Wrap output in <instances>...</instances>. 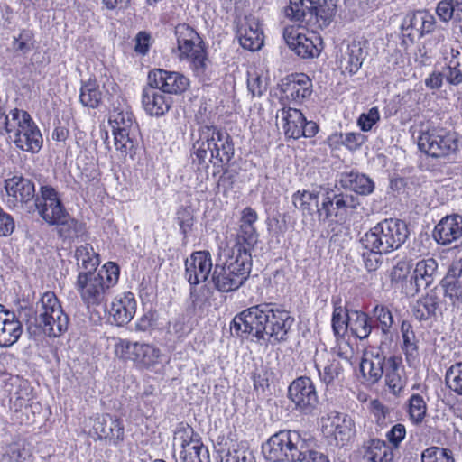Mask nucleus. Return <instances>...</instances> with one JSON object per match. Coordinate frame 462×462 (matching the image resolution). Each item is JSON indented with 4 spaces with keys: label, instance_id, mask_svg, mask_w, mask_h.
<instances>
[{
    "label": "nucleus",
    "instance_id": "f257e3e1",
    "mask_svg": "<svg viewBox=\"0 0 462 462\" xmlns=\"http://www.w3.org/2000/svg\"><path fill=\"white\" fill-rule=\"evenodd\" d=\"M251 265V254L245 249L231 248L220 255L212 272L211 280L215 288L222 292L237 290L247 280Z\"/></svg>",
    "mask_w": 462,
    "mask_h": 462
},
{
    "label": "nucleus",
    "instance_id": "f03ea898",
    "mask_svg": "<svg viewBox=\"0 0 462 462\" xmlns=\"http://www.w3.org/2000/svg\"><path fill=\"white\" fill-rule=\"evenodd\" d=\"M199 139L193 143V153L200 164L208 158L213 164H226L234 156L231 136L214 125H201Z\"/></svg>",
    "mask_w": 462,
    "mask_h": 462
},
{
    "label": "nucleus",
    "instance_id": "7ed1b4c3",
    "mask_svg": "<svg viewBox=\"0 0 462 462\" xmlns=\"http://www.w3.org/2000/svg\"><path fill=\"white\" fill-rule=\"evenodd\" d=\"M118 278V265L109 262L97 272H79L75 287L85 304L97 306L105 301L107 291Z\"/></svg>",
    "mask_w": 462,
    "mask_h": 462
},
{
    "label": "nucleus",
    "instance_id": "20e7f679",
    "mask_svg": "<svg viewBox=\"0 0 462 462\" xmlns=\"http://www.w3.org/2000/svg\"><path fill=\"white\" fill-rule=\"evenodd\" d=\"M35 207L42 218L49 225L60 226V234L65 238L78 236L81 225L70 218L64 208L57 191L51 186H42L36 197Z\"/></svg>",
    "mask_w": 462,
    "mask_h": 462
},
{
    "label": "nucleus",
    "instance_id": "39448f33",
    "mask_svg": "<svg viewBox=\"0 0 462 462\" xmlns=\"http://www.w3.org/2000/svg\"><path fill=\"white\" fill-rule=\"evenodd\" d=\"M409 236L407 225L399 219H384L377 223L361 238V244L366 250L389 254L399 249Z\"/></svg>",
    "mask_w": 462,
    "mask_h": 462
},
{
    "label": "nucleus",
    "instance_id": "423d86ee",
    "mask_svg": "<svg viewBox=\"0 0 462 462\" xmlns=\"http://www.w3.org/2000/svg\"><path fill=\"white\" fill-rule=\"evenodd\" d=\"M34 323L50 337H58L68 329L69 317L54 292H44L35 303Z\"/></svg>",
    "mask_w": 462,
    "mask_h": 462
},
{
    "label": "nucleus",
    "instance_id": "0eeeda50",
    "mask_svg": "<svg viewBox=\"0 0 462 462\" xmlns=\"http://www.w3.org/2000/svg\"><path fill=\"white\" fill-rule=\"evenodd\" d=\"M175 34L179 59L187 60L193 72L198 77H203L208 69V60L200 36L186 23L178 24L175 28Z\"/></svg>",
    "mask_w": 462,
    "mask_h": 462
},
{
    "label": "nucleus",
    "instance_id": "6e6552de",
    "mask_svg": "<svg viewBox=\"0 0 462 462\" xmlns=\"http://www.w3.org/2000/svg\"><path fill=\"white\" fill-rule=\"evenodd\" d=\"M17 148L35 153L42 146V136L31 116L23 110H11V124L6 131Z\"/></svg>",
    "mask_w": 462,
    "mask_h": 462
},
{
    "label": "nucleus",
    "instance_id": "1a4fd4ad",
    "mask_svg": "<svg viewBox=\"0 0 462 462\" xmlns=\"http://www.w3.org/2000/svg\"><path fill=\"white\" fill-rule=\"evenodd\" d=\"M458 143L457 133L440 127L422 131L418 137L419 149L436 159H455L458 152Z\"/></svg>",
    "mask_w": 462,
    "mask_h": 462
},
{
    "label": "nucleus",
    "instance_id": "9d476101",
    "mask_svg": "<svg viewBox=\"0 0 462 462\" xmlns=\"http://www.w3.org/2000/svg\"><path fill=\"white\" fill-rule=\"evenodd\" d=\"M305 441L294 430H280L272 435L262 446L266 460L270 462H292L300 456Z\"/></svg>",
    "mask_w": 462,
    "mask_h": 462
},
{
    "label": "nucleus",
    "instance_id": "9b49d317",
    "mask_svg": "<svg viewBox=\"0 0 462 462\" xmlns=\"http://www.w3.org/2000/svg\"><path fill=\"white\" fill-rule=\"evenodd\" d=\"M114 351L118 358L132 361L136 367L142 369L156 365L162 355L161 349L152 344L122 338L116 340Z\"/></svg>",
    "mask_w": 462,
    "mask_h": 462
},
{
    "label": "nucleus",
    "instance_id": "f8f14e48",
    "mask_svg": "<svg viewBox=\"0 0 462 462\" xmlns=\"http://www.w3.org/2000/svg\"><path fill=\"white\" fill-rule=\"evenodd\" d=\"M315 18L308 23L300 22L304 25L286 26L283 29V39L288 47L302 59L318 57L321 51V39L313 32H305V26L309 25Z\"/></svg>",
    "mask_w": 462,
    "mask_h": 462
},
{
    "label": "nucleus",
    "instance_id": "ddd939ff",
    "mask_svg": "<svg viewBox=\"0 0 462 462\" xmlns=\"http://www.w3.org/2000/svg\"><path fill=\"white\" fill-rule=\"evenodd\" d=\"M321 430L329 443L337 447L346 446L356 433L352 418L336 411L321 418Z\"/></svg>",
    "mask_w": 462,
    "mask_h": 462
},
{
    "label": "nucleus",
    "instance_id": "4468645a",
    "mask_svg": "<svg viewBox=\"0 0 462 462\" xmlns=\"http://www.w3.org/2000/svg\"><path fill=\"white\" fill-rule=\"evenodd\" d=\"M268 313L269 304L250 307L235 316L231 323V329L237 336L248 334L261 339L265 329L263 324L268 320Z\"/></svg>",
    "mask_w": 462,
    "mask_h": 462
},
{
    "label": "nucleus",
    "instance_id": "2eb2a0df",
    "mask_svg": "<svg viewBox=\"0 0 462 462\" xmlns=\"http://www.w3.org/2000/svg\"><path fill=\"white\" fill-rule=\"evenodd\" d=\"M280 113L284 134L289 138L299 139L302 136L310 138L319 131L318 125L313 121H307L299 109L282 108Z\"/></svg>",
    "mask_w": 462,
    "mask_h": 462
},
{
    "label": "nucleus",
    "instance_id": "dca6fc26",
    "mask_svg": "<svg viewBox=\"0 0 462 462\" xmlns=\"http://www.w3.org/2000/svg\"><path fill=\"white\" fill-rule=\"evenodd\" d=\"M288 393L296 409L305 414L311 413L319 403L315 386L309 377L294 380L289 386Z\"/></svg>",
    "mask_w": 462,
    "mask_h": 462
},
{
    "label": "nucleus",
    "instance_id": "f3484780",
    "mask_svg": "<svg viewBox=\"0 0 462 462\" xmlns=\"http://www.w3.org/2000/svg\"><path fill=\"white\" fill-rule=\"evenodd\" d=\"M280 88L282 98L295 104L302 103L312 93V82L303 74H291L282 79Z\"/></svg>",
    "mask_w": 462,
    "mask_h": 462
},
{
    "label": "nucleus",
    "instance_id": "a211bd4d",
    "mask_svg": "<svg viewBox=\"0 0 462 462\" xmlns=\"http://www.w3.org/2000/svg\"><path fill=\"white\" fill-rule=\"evenodd\" d=\"M294 321V319L290 313L282 309H274L269 304L268 320L263 324L264 330L263 338L266 337L273 339L276 342L284 341L287 339V334Z\"/></svg>",
    "mask_w": 462,
    "mask_h": 462
},
{
    "label": "nucleus",
    "instance_id": "6ab92c4d",
    "mask_svg": "<svg viewBox=\"0 0 462 462\" xmlns=\"http://www.w3.org/2000/svg\"><path fill=\"white\" fill-rule=\"evenodd\" d=\"M148 81L151 86L158 88L163 93L176 95L184 92L189 85V79L183 74L161 69L150 71Z\"/></svg>",
    "mask_w": 462,
    "mask_h": 462
},
{
    "label": "nucleus",
    "instance_id": "aec40b11",
    "mask_svg": "<svg viewBox=\"0 0 462 462\" xmlns=\"http://www.w3.org/2000/svg\"><path fill=\"white\" fill-rule=\"evenodd\" d=\"M211 255L207 251H197L185 261V278L190 285L208 280L212 271Z\"/></svg>",
    "mask_w": 462,
    "mask_h": 462
},
{
    "label": "nucleus",
    "instance_id": "412c9836",
    "mask_svg": "<svg viewBox=\"0 0 462 462\" xmlns=\"http://www.w3.org/2000/svg\"><path fill=\"white\" fill-rule=\"evenodd\" d=\"M257 218V213L252 208L247 207L243 209L240 226L236 237V244L232 247L233 249H245L248 254H251L252 249L258 241V234L254 226Z\"/></svg>",
    "mask_w": 462,
    "mask_h": 462
},
{
    "label": "nucleus",
    "instance_id": "4be33fe9",
    "mask_svg": "<svg viewBox=\"0 0 462 462\" xmlns=\"http://www.w3.org/2000/svg\"><path fill=\"white\" fill-rule=\"evenodd\" d=\"M236 36L240 45L249 51H257L263 44V33L254 16H245L238 23Z\"/></svg>",
    "mask_w": 462,
    "mask_h": 462
},
{
    "label": "nucleus",
    "instance_id": "5701e85b",
    "mask_svg": "<svg viewBox=\"0 0 462 462\" xmlns=\"http://www.w3.org/2000/svg\"><path fill=\"white\" fill-rule=\"evenodd\" d=\"M23 334L21 321L14 312L0 304V347H10L14 345Z\"/></svg>",
    "mask_w": 462,
    "mask_h": 462
},
{
    "label": "nucleus",
    "instance_id": "b1692460",
    "mask_svg": "<svg viewBox=\"0 0 462 462\" xmlns=\"http://www.w3.org/2000/svg\"><path fill=\"white\" fill-rule=\"evenodd\" d=\"M142 104L147 114L153 116L165 115L171 106V98L163 94L158 88L148 83L142 94Z\"/></svg>",
    "mask_w": 462,
    "mask_h": 462
},
{
    "label": "nucleus",
    "instance_id": "393cba45",
    "mask_svg": "<svg viewBox=\"0 0 462 462\" xmlns=\"http://www.w3.org/2000/svg\"><path fill=\"white\" fill-rule=\"evenodd\" d=\"M433 236L436 242L448 245L462 236V216L452 215L443 217L435 226Z\"/></svg>",
    "mask_w": 462,
    "mask_h": 462
},
{
    "label": "nucleus",
    "instance_id": "a878e982",
    "mask_svg": "<svg viewBox=\"0 0 462 462\" xmlns=\"http://www.w3.org/2000/svg\"><path fill=\"white\" fill-rule=\"evenodd\" d=\"M94 430L98 439H105L109 444L116 445L124 439V426L122 421L109 414L97 419Z\"/></svg>",
    "mask_w": 462,
    "mask_h": 462
},
{
    "label": "nucleus",
    "instance_id": "bb28decb",
    "mask_svg": "<svg viewBox=\"0 0 462 462\" xmlns=\"http://www.w3.org/2000/svg\"><path fill=\"white\" fill-rule=\"evenodd\" d=\"M385 384L393 394H400L407 384V377L401 357L391 356L385 364Z\"/></svg>",
    "mask_w": 462,
    "mask_h": 462
},
{
    "label": "nucleus",
    "instance_id": "cd10ccee",
    "mask_svg": "<svg viewBox=\"0 0 462 462\" xmlns=\"http://www.w3.org/2000/svg\"><path fill=\"white\" fill-rule=\"evenodd\" d=\"M136 311V300L132 292H125L115 298L110 308V316L118 326L127 324L132 320Z\"/></svg>",
    "mask_w": 462,
    "mask_h": 462
},
{
    "label": "nucleus",
    "instance_id": "c85d7f7f",
    "mask_svg": "<svg viewBox=\"0 0 462 462\" xmlns=\"http://www.w3.org/2000/svg\"><path fill=\"white\" fill-rule=\"evenodd\" d=\"M366 44L364 42L353 41L347 44L340 57V68L349 74H355L361 68L366 57Z\"/></svg>",
    "mask_w": 462,
    "mask_h": 462
},
{
    "label": "nucleus",
    "instance_id": "c756f323",
    "mask_svg": "<svg viewBox=\"0 0 462 462\" xmlns=\"http://www.w3.org/2000/svg\"><path fill=\"white\" fill-rule=\"evenodd\" d=\"M117 106L113 103V109L110 111L108 123L112 131H133L137 129L134 125V116L125 100L119 96L116 97Z\"/></svg>",
    "mask_w": 462,
    "mask_h": 462
},
{
    "label": "nucleus",
    "instance_id": "7c9ffc66",
    "mask_svg": "<svg viewBox=\"0 0 462 462\" xmlns=\"http://www.w3.org/2000/svg\"><path fill=\"white\" fill-rule=\"evenodd\" d=\"M318 0H290L282 10L286 18L292 22L309 23L317 17Z\"/></svg>",
    "mask_w": 462,
    "mask_h": 462
},
{
    "label": "nucleus",
    "instance_id": "2f4dec72",
    "mask_svg": "<svg viewBox=\"0 0 462 462\" xmlns=\"http://www.w3.org/2000/svg\"><path fill=\"white\" fill-rule=\"evenodd\" d=\"M6 193L13 202L27 203L35 197V188L32 180L22 176H14L5 180Z\"/></svg>",
    "mask_w": 462,
    "mask_h": 462
},
{
    "label": "nucleus",
    "instance_id": "473e14b6",
    "mask_svg": "<svg viewBox=\"0 0 462 462\" xmlns=\"http://www.w3.org/2000/svg\"><path fill=\"white\" fill-rule=\"evenodd\" d=\"M385 357L379 354L365 353L360 363V371L365 380L370 383H376L385 373Z\"/></svg>",
    "mask_w": 462,
    "mask_h": 462
},
{
    "label": "nucleus",
    "instance_id": "72a5a7b5",
    "mask_svg": "<svg viewBox=\"0 0 462 462\" xmlns=\"http://www.w3.org/2000/svg\"><path fill=\"white\" fill-rule=\"evenodd\" d=\"M328 354L326 351H317L314 356L315 367L320 379L327 384L331 383L342 373V365L337 359L331 361L328 358Z\"/></svg>",
    "mask_w": 462,
    "mask_h": 462
},
{
    "label": "nucleus",
    "instance_id": "f704fd0d",
    "mask_svg": "<svg viewBox=\"0 0 462 462\" xmlns=\"http://www.w3.org/2000/svg\"><path fill=\"white\" fill-rule=\"evenodd\" d=\"M203 443L201 442L199 435L194 431L193 428L188 424L180 423L174 432L173 436V448L179 451V456L188 451V448H200Z\"/></svg>",
    "mask_w": 462,
    "mask_h": 462
},
{
    "label": "nucleus",
    "instance_id": "c9c22d12",
    "mask_svg": "<svg viewBox=\"0 0 462 462\" xmlns=\"http://www.w3.org/2000/svg\"><path fill=\"white\" fill-rule=\"evenodd\" d=\"M364 457L369 462H392L393 460V448L379 439H372L364 443Z\"/></svg>",
    "mask_w": 462,
    "mask_h": 462
},
{
    "label": "nucleus",
    "instance_id": "e433bc0d",
    "mask_svg": "<svg viewBox=\"0 0 462 462\" xmlns=\"http://www.w3.org/2000/svg\"><path fill=\"white\" fill-rule=\"evenodd\" d=\"M445 295L453 299H462V263H454L442 280Z\"/></svg>",
    "mask_w": 462,
    "mask_h": 462
},
{
    "label": "nucleus",
    "instance_id": "4c0bfd02",
    "mask_svg": "<svg viewBox=\"0 0 462 462\" xmlns=\"http://www.w3.org/2000/svg\"><path fill=\"white\" fill-rule=\"evenodd\" d=\"M348 326L352 335L360 340L367 338L374 328L369 316L363 311L356 310L348 311Z\"/></svg>",
    "mask_w": 462,
    "mask_h": 462
},
{
    "label": "nucleus",
    "instance_id": "58836bf2",
    "mask_svg": "<svg viewBox=\"0 0 462 462\" xmlns=\"http://www.w3.org/2000/svg\"><path fill=\"white\" fill-rule=\"evenodd\" d=\"M438 263L435 259L428 258L419 261L414 269L413 279L418 289L427 288L431 284L437 273Z\"/></svg>",
    "mask_w": 462,
    "mask_h": 462
},
{
    "label": "nucleus",
    "instance_id": "ea45409f",
    "mask_svg": "<svg viewBox=\"0 0 462 462\" xmlns=\"http://www.w3.org/2000/svg\"><path fill=\"white\" fill-rule=\"evenodd\" d=\"M75 257L79 272H97V268L100 263L99 256L91 245L86 244L78 247Z\"/></svg>",
    "mask_w": 462,
    "mask_h": 462
},
{
    "label": "nucleus",
    "instance_id": "a19ab883",
    "mask_svg": "<svg viewBox=\"0 0 462 462\" xmlns=\"http://www.w3.org/2000/svg\"><path fill=\"white\" fill-rule=\"evenodd\" d=\"M294 206L302 211L303 215L312 216L317 212L319 207V192L316 191H297L292 196Z\"/></svg>",
    "mask_w": 462,
    "mask_h": 462
},
{
    "label": "nucleus",
    "instance_id": "79ce46f5",
    "mask_svg": "<svg viewBox=\"0 0 462 462\" xmlns=\"http://www.w3.org/2000/svg\"><path fill=\"white\" fill-rule=\"evenodd\" d=\"M102 100V93L98 84L95 80H88L82 83L79 93L80 103L89 108H97Z\"/></svg>",
    "mask_w": 462,
    "mask_h": 462
},
{
    "label": "nucleus",
    "instance_id": "37998d69",
    "mask_svg": "<svg viewBox=\"0 0 462 462\" xmlns=\"http://www.w3.org/2000/svg\"><path fill=\"white\" fill-rule=\"evenodd\" d=\"M401 332L403 339L402 349L407 360L411 362L418 356V340L411 325L408 321H402Z\"/></svg>",
    "mask_w": 462,
    "mask_h": 462
},
{
    "label": "nucleus",
    "instance_id": "c03bdc74",
    "mask_svg": "<svg viewBox=\"0 0 462 462\" xmlns=\"http://www.w3.org/2000/svg\"><path fill=\"white\" fill-rule=\"evenodd\" d=\"M348 311L341 306H336L332 314V329L337 338H343L349 330Z\"/></svg>",
    "mask_w": 462,
    "mask_h": 462
},
{
    "label": "nucleus",
    "instance_id": "a18cd8bd",
    "mask_svg": "<svg viewBox=\"0 0 462 462\" xmlns=\"http://www.w3.org/2000/svg\"><path fill=\"white\" fill-rule=\"evenodd\" d=\"M136 130H126L125 132L121 130L112 131L116 149L123 153L132 152L136 142Z\"/></svg>",
    "mask_w": 462,
    "mask_h": 462
},
{
    "label": "nucleus",
    "instance_id": "49530a36",
    "mask_svg": "<svg viewBox=\"0 0 462 462\" xmlns=\"http://www.w3.org/2000/svg\"><path fill=\"white\" fill-rule=\"evenodd\" d=\"M409 416L412 423L418 425L426 416L427 405L420 394H412L409 399Z\"/></svg>",
    "mask_w": 462,
    "mask_h": 462
},
{
    "label": "nucleus",
    "instance_id": "de8ad7c7",
    "mask_svg": "<svg viewBox=\"0 0 462 462\" xmlns=\"http://www.w3.org/2000/svg\"><path fill=\"white\" fill-rule=\"evenodd\" d=\"M437 310V303L430 297H426L416 301L413 305L412 312L416 319L427 320L433 316Z\"/></svg>",
    "mask_w": 462,
    "mask_h": 462
},
{
    "label": "nucleus",
    "instance_id": "09e8293b",
    "mask_svg": "<svg viewBox=\"0 0 462 462\" xmlns=\"http://www.w3.org/2000/svg\"><path fill=\"white\" fill-rule=\"evenodd\" d=\"M372 314L382 333L387 335L393 324V317L390 310L384 305L377 304L373 309Z\"/></svg>",
    "mask_w": 462,
    "mask_h": 462
},
{
    "label": "nucleus",
    "instance_id": "8fccbe9b",
    "mask_svg": "<svg viewBox=\"0 0 462 462\" xmlns=\"http://www.w3.org/2000/svg\"><path fill=\"white\" fill-rule=\"evenodd\" d=\"M446 384L458 395H462V362L452 365L446 372Z\"/></svg>",
    "mask_w": 462,
    "mask_h": 462
},
{
    "label": "nucleus",
    "instance_id": "3c124183",
    "mask_svg": "<svg viewBox=\"0 0 462 462\" xmlns=\"http://www.w3.org/2000/svg\"><path fill=\"white\" fill-rule=\"evenodd\" d=\"M350 189L361 195H369L374 189V181L365 174H350Z\"/></svg>",
    "mask_w": 462,
    "mask_h": 462
},
{
    "label": "nucleus",
    "instance_id": "603ef678",
    "mask_svg": "<svg viewBox=\"0 0 462 462\" xmlns=\"http://www.w3.org/2000/svg\"><path fill=\"white\" fill-rule=\"evenodd\" d=\"M422 462H455L452 452L448 449L430 447L421 455Z\"/></svg>",
    "mask_w": 462,
    "mask_h": 462
},
{
    "label": "nucleus",
    "instance_id": "864d4df0",
    "mask_svg": "<svg viewBox=\"0 0 462 462\" xmlns=\"http://www.w3.org/2000/svg\"><path fill=\"white\" fill-rule=\"evenodd\" d=\"M180 462H210L209 452L203 444L198 448H188L180 457Z\"/></svg>",
    "mask_w": 462,
    "mask_h": 462
},
{
    "label": "nucleus",
    "instance_id": "5fc2aeb1",
    "mask_svg": "<svg viewBox=\"0 0 462 462\" xmlns=\"http://www.w3.org/2000/svg\"><path fill=\"white\" fill-rule=\"evenodd\" d=\"M444 75L447 82L457 86L462 83V62H446Z\"/></svg>",
    "mask_w": 462,
    "mask_h": 462
},
{
    "label": "nucleus",
    "instance_id": "6e6d98bb",
    "mask_svg": "<svg viewBox=\"0 0 462 462\" xmlns=\"http://www.w3.org/2000/svg\"><path fill=\"white\" fill-rule=\"evenodd\" d=\"M190 331L187 323L186 318L183 315H179L172 321L169 323L168 333L180 338L186 336Z\"/></svg>",
    "mask_w": 462,
    "mask_h": 462
},
{
    "label": "nucleus",
    "instance_id": "4d7b16f0",
    "mask_svg": "<svg viewBox=\"0 0 462 462\" xmlns=\"http://www.w3.org/2000/svg\"><path fill=\"white\" fill-rule=\"evenodd\" d=\"M380 115L377 107H372L367 113L362 114L357 121L358 125L364 132L370 131L379 121Z\"/></svg>",
    "mask_w": 462,
    "mask_h": 462
},
{
    "label": "nucleus",
    "instance_id": "13d9d810",
    "mask_svg": "<svg viewBox=\"0 0 462 462\" xmlns=\"http://www.w3.org/2000/svg\"><path fill=\"white\" fill-rule=\"evenodd\" d=\"M32 398V391L27 383H22L19 384L17 390L14 393H10V400L16 402V405L23 407L27 405V402Z\"/></svg>",
    "mask_w": 462,
    "mask_h": 462
},
{
    "label": "nucleus",
    "instance_id": "bf43d9fd",
    "mask_svg": "<svg viewBox=\"0 0 462 462\" xmlns=\"http://www.w3.org/2000/svg\"><path fill=\"white\" fill-rule=\"evenodd\" d=\"M384 252L367 250L362 254L363 262L368 272L376 271L383 263L382 254Z\"/></svg>",
    "mask_w": 462,
    "mask_h": 462
},
{
    "label": "nucleus",
    "instance_id": "052dcab7",
    "mask_svg": "<svg viewBox=\"0 0 462 462\" xmlns=\"http://www.w3.org/2000/svg\"><path fill=\"white\" fill-rule=\"evenodd\" d=\"M33 47V34L30 30H23L17 37H14V48L23 52H27Z\"/></svg>",
    "mask_w": 462,
    "mask_h": 462
},
{
    "label": "nucleus",
    "instance_id": "680f3d73",
    "mask_svg": "<svg viewBox=\"0 0 462 462\" xmlns=\"http://www.w3.org/2000/svg\"><path fill=\"white\" fill-rule=\"evenodd\" d=\"M292 462H328V460L324 454L308 449L304 444V448L300 450V456L296 457Z\"/></svg>",
    "mask_w": 462,
    "mask_h": 462
},
{
    "label": "nucleus",
    "instance_id": "e2e57ef3",
    "mask_svg": "<svg viewBox=\"0 0 462 462\" xmlns=\"http://www.w3.org/2000/svg\"><path fill=\"white\" fill-rule=\"evenodd\" d=\"M442 53L446 62H462V46L459 43L446 44Z\"/></svg>",
    "mask_w": 462,
    "mask_h": 462
},
{
    "label": "nucleus",
    "instance_id": "0e129e2a",
    "mask_svg": "<svg viewBox=\"0 0 462 462\" xmlns=\"http://www.w3.org/2000/svg\"><path fill=\"white\" fill-rule=\"evenodd\" d=\"M333 209V201L331 200L329 193H327L322 199L321 207L319 208V206L316 212L319 220L323 222L328 220L334 214Z\"/></svg>",
    "mask_w": 462,
    "mask_h": 462
},
{
    "label": "nucleus",
    "instance_id": "69168bd1",
    "mask_svg": "<svg viewBox=\"0 0 462 462\" xmlns=\"http://www.w3.org/2000/svg\"><path fill=\"white\" fill-rule=\"evenodd\" d=\"M436 14L443 22H448L452 18H456L450 0H442L439 2L436 7Z\"/></svg>",
    "mask_w": 462,
    "mask_h": 462
},
{
    "label": "nucleus",
    "instance_id": "338daca9",
    "mask_svg": "<svg viewBox=\"0 0 462 462\" xmlns=\"http://www.w3.org/2000/svg\"><path fill=\"white\" fill-rule=\"evenodd\" d=\"M405 435L406 430L404 425L398 423L393 426V428L387 432L386 437L389 442L397 448L401 441L405 438Z\"/></svg>",
    "mask_w": 462,
    "mask_h": 462
},
{
    "label": "nucleus",
    "instance_id": "774afa93",
    "mask_svg": "<svg viewBox=\"0 0 462 462\" xmlns=\"http://www.w3.org/2000/svg\"><path fill=\"white\" fill-rule=\"evenodd\" d=\"M221 462H253V457L250 452L243 449L229 451Z\"/></svg>",
    "mask_w": 462,
    "mask_h": 462
}]
</instances>
